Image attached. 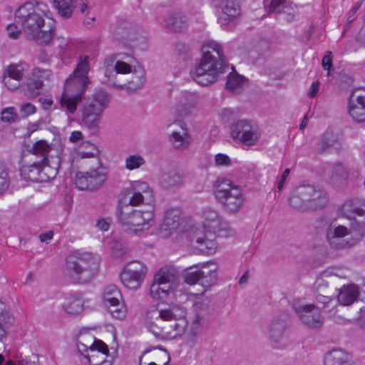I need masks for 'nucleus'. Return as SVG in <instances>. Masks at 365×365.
<instances>
[{
    "instance_id": "f257e3e1",
    "label": "nucleus",
    "mask_w": 365,
    "mask_h": 365,
    "mask_svg": "<svg viewBox=\"0 0 365 365\" xmlns=\"http://www.w3.org/2000/svg\"><path fill=\"white\" fill-rule=\"evenodd\" d=\"M202 219L203 229H196L194 231L191 237V243L202 252L214 254L217 248L216 236L227 237L234 235V230L214 209H205Z\"/></svg>"
},
{
    "instance_id": "f03ea898",
    "label": "nucleus",
    "mask_w": 365,
    "mask_h": 365,
    "mask_svg": "<svg viewBox=\"0 0 365 365\" xmlns=\"http://www.w3.org/2000/svg\"><path fill=\"white\" fill-rule=\"evenodd\" d=\"M41 6L29 2L24 4L16 11L15 19L29 38L38 44L46 45L53 37L54 24L53 21L45 24V14Z\"/></svg>"
},
{
    "instance_id": "7ed1b4c3",
    "label": "nucleus",
    "mask_w": 365,
    "mask_h": 365,
    "mask_svg": "<svg viewBox=\"0 0 365 365\" xmlns=\"http://www.w3.org/2000/svg\"><path fill=\"white\" fill-rule=\"evenodd\" d=\"M88 70V57L86 56L78 63L73 73L66 80V91L62 93L59 103L61 109L67 113L68 118L70 114H73L76 111L82 96L90 83L87 76Z\"/></svg>"
},
{
    "instance_id": "20e7f679",
    "label": "nucleus",
    "mask_w": 365,
    "mask_h": 365,
    "mask_svg": "<svg viewBox=\"0 0 365 365\" xmlns=\"http://www.w3.org/2000/svg\"><path fill=\"white\" fill-rule=\"evenodd\" d=\"M101 257L89 252L74 251L66 259L64 272L75 283H88L98 273Z\"/></svg>"
},
{
    "instance_id": "39448f33",
    "label": "nucleus",
    "mask_w": 365,
    "mask_h": 365,
    "mask_svg": "<svg viewBox=\"0 0 365 365\" xmlns=\"http://www.w3.org/2000/svg\"><path fill=\"white\" fill-rule=\"evenodd\" d=\"M175 311V308L150 309L145 317L146 328L155 336L165 334L176 337L182 334L186 324L183 319H178Z\"/></svg>"
},
{
    "instance_id": "423d86ee",
    "label": "nucleus",
    "mask_w": 365,
    "mask_h": 365,
    "mask_svg": "<svg viewBox=\"0 0 365 365\" xmlns=\"http://www.w3.org/2000/svg\"><path fill=\"white\" fill-rule=\"evenodd\" d=\"M109 95L101 90L96 91L91 98L83 103L78 110V123L91 134L100 130V123L103 112L108 107Z\"/></svg>"
},
{
    "instance_id": "0eeeda50",
    "label": "nucleus",
    "mask_w": 365,
    "mask_h": 365,
    "mask_svg": "<svg viewBox=\"0 0 365 365\" xmlns=\"http://www.w3.org/2000/svg\"><path fill=\"white\" fill-rule=\"evenodd\" d=\"M214 195L223 209L228 213L235 214L244 206L245 196L240 187L230 180L218 178L214 182Z\"/></svg>"
},
{
    "instance_id": "6e6552de",
    "label": "nucleus",
    "mask_w": 365,
    "mask_h": 365,
    "mask_svg": "<svg viewBox=\"0 0 365 365\" xmlns=\"http://www.w3.org/2000/svg\"><path fill=\"white\" fill-rule=\"evenodd\" d=\"M202 56L200 63L192 73L194 80L203 86L215 82L220 73L225 72L227 65L225 58H217L214 54Z\"/></svg>"
},
{
    "instance_id": "1a4fd4ad",
    "label": "nucleus",
    "mask_w": 365,
    "mask_h": 365,
    "mask_svg": "<svg viewBox=\"0 0 365 365\" xmlns=\"http://www.w3.org/2000/svg\"><path fill=\"white\" fill-rule=\"evenodd\" d=\"M118 222L128 229L135 232L147 230L154 224L153 207L148 210H138L129 205H122L118 209Z\"/></svg>"
},
{
    "instance_id": "9d476101",
    "label": "nucleus",
    "mask_w": 365,
    "mask_h": 365,
    "mask_svg": "<svg viewBox=\"0 0 365 365\" xmlns=\"http://www.w3.org/2000/svg\"><path fill=\"white\" fill-rule=\"evenodd\" d=\"M341 215L350 221L351 232L361 241L365 237V200H346L341 207Z\"/></svg>"
},
{
    "instance_id": "9b49d317",
    "label": "nucleus",
    "mask_w": 365,
    "mask_h": 365,
    "mask_svg": "<svg viewBox=\"0 0 365 365\" xmlns=\"http://www.w3.org/2000/svg\"><path fill=\"white\" fill-rule=\"evenodd\" d=\"M178 283L177 272L172 267L161 268L154 277L150 286V295L157 299H164L176 289Z\"/></svg>"
},
{
    "instance_id": "f8f14e48",
    "label": "nucleus",
    "mask_w": 365,
    "mask_h": 365,
    "mask_svg": "<svg viewBox=\"0 0 365 365\" xmlns=\"http://www.w3.org/2000/svg\"><path fill=\"white\" fill-rule=\"evenodd\" d=\"M53 164L55 166L42 161L33 160L30 164L22 165L20 169L21 175L24 179L33 182H47L56 178L60 165L59 160Z\"/></svg>"
},
{
    "instance_id": "ddd939ff",
    "label": "nucleus",
    "mask_w": 365,
    "mask_h": 365,
    "mask_svg": "<svg viewBox=\"0 0 365 365\" xmlns=\"http://www.w3.org/2000/svg\"><path fill=\"white\" fill-rule=\"evenodd\" d=\"M230 135L235 140L252 146L259 140L261 132L259 125L254 120L241 119L231 125Z\"/></svg>"
},
{
    "instance_id": "4468645a",
    "label": "nucleus",
    "mask_w": 365,
    "mask_h": 365,
    "mask_svg": "<svg viewBox=\"0 0 365 365\" xmlns=\"http://www.w3.org/2000/svg\"><path fill=\"white\" fill-rule=\"evenodd\" d=\"M326 239L329 245L335 250L348 249L360 242L359 238L351 232V228L344 225L329 226L326 232Z\"/></svg>"
},
{
    "instance_id": "2eb2a0df",
    "label": "nucleus",
    "mask_w": 365,
    "mask_h": 365,
    "mask_svg": "<svg viewBox=\"0 0 365 365\" xmlns=\"http://www.w3.org/2000/svg\"><path fill=\"white\" fill-rule=\"evenodd\" d=\"M106 180V168L98 167L87 172H78L76 174L75 184L79 190H93L100 187Z\"/></svg>"
},
{
    "instance_id": "dca6fc26",
    "label": "nucleus",
    "mask_w": 365,
    "mask_h": 365,
    "mask_svg": "<svg viewBox=\"0 0 365 365\" xmlns=\"http://www.w3.org/2000/svg\"><path fill=\"white\" fill-rule=\"evenodd\" d=\"M146 267L139 261L128 263L120 273L121 282L128 289H138L145 279Z\"/></svg>"
},
{
    "instance_id": "f3484780",
    "label": "nucleus",
    "mask_w": 365,
    "mask_h": 365,
    "mask_svg": "<svg viewBox=\"0 0 365 365\" xmlns=\"http://www.w3.org/2000/svg\"><path fill=\"white\" fill-rule=\"evenodd\" d=\"M295 312L299 320L309 328H319L324 324L322 315V304H306L294 306Z\"/></svg>"
},
{
    "instance_id": "a211bd4d",
    "label": "nucleus",
    "mask_w": 365,
    "mask_h": 365,
    "mask_svg": "<svg viewBox=\"0 0 365 365\" xmlns=\"http://www.w3.org/2000/svg\"><path fill=\"white\" fill-rule=\"evenodd\" d=\"M132 196L129 199L128 204L130 207L139 206L141 205H150L153 207L155 196L153 190L149 187L147 182L143 181H135L130 187Z\"/></svg>"
},
{
    "instance_id": "6ab92c4d",
    "label": "nucleus",
    "mask_w": 365,
    "mask_h": 365,
    "mask_svg": "<svg viewBox=\"0 0 365 365\" xmlns=\"http://www.w3.org/2000/svg\"><path fill=\"white\" fill-rule=\"evenodd\" d=\"M287 327L286 317L283 315L275 316L269 322L264 334L272 346L279 347L285 337Z\"/></svg>"
},
{
    "instance_id": "aec40b11",
    "label": "nucleus",
    "mask_w": 365,
    "mask_h": 365,
    "mask_svg": "<svg viewBox=\"0 0 365 365\" xmlns=\"http://www.w3.org/2000/svg\"><path fill=\"white\" fill-rule=\"evenodd\" d=\"M217 6L220 9L218 23L221 26L233 24L241 15L239 0H215Z\"/></svg>"
},
{
    "instance_id": "412c9836",
    "label": "nucleus",
    "mask_w": 365,
    "mask_h": 365,
    "mask_svg": "<svg viewBox=\"0 0 365 365\" xmlns=\"http://www.w3.org/2000/svg\"><path fill=\"white\" fill-rule=\"evenodd\" d=\"M348 110L354 120L365 121V91L354 90L351 92L348 101Z\"/></svg>"
},
{
    "instance_id": "4be33fe9",
    "label": "nucleus",
    "mask_w": 365,
    "mask_h": 365,
    "mask_svg": "<svg viewBox=\"0 0 365 365\" xmlns=\"http://www.w3.org/2000/svg\"><path fill=\"white\" fill-rule=\"evenodd\" d=\"M195 316L192 320L191 331L194 335L202 329L208 322L211 312V306L208 300L195 302L193 304Z\"/></svg>"
},
{
    "instance_id": "5701e85b",
    "label": "nucleus",
    "mask_w": 365,
    "mask_h": 365,
    "mask_svg": "<svg viewBox=\"0 0 365 365\" xmlns=\"http://www.w3.org/2000/svg\"><path fill=\"white\" fill-rule=\"evenodd\" d=\"M328 283L323 278H318L315 283L314 287L317 292L315 297L316 302L318 304H322V308L327 312L329 317H334L337 312L336 302L331 297L325 296L324 289L327 287Z\"/></svg>"
},
{
    "instance_id": "b1692460",
    "label": "nucleus",
    "mask_w": 365,
    "mask_h": 365,
    "mask_svg": "<svg viewBox=\"0 0 365 365\" xmlns=\"http://www.w3.org/2000/svg\"><path fill=\"white\" fill-rule=\"evenodd\" d=\"M29 66L26 62L11 64L6 69L3 78V82L10 90H15L20 86V81L22 80L24 71L29 69Z\"/></svg>"
},
{
    "instance_id": "393cba45",
    "label": "nucleus",
    "mask_w": 365,
    "mask_h": 365,
    "mask_svg": "<svg viewBox=\"0 0 365 365\" xmlns=\"http://www.w3.org/2000/svg\"><path fill=\"white\" fill-rule=\"evenodd\" d=\"M91 354L85 355L91 365H111V361L106 360L108 356L107 345L101 340L96 339L89 346Z\"/></svg>"
},
{
    "instance_id": "a878e982",
    "label": "nucleus",
    "mask_w": 365,
    "mask_h": 365,
    "mask_svg": "<svg viewBox=\"0 0 365 365\" xmlns=\"http://www.w3.org/2000/svg\"><path fill=\"white\" fill-rule=\"evenodd\" d=\"M181 211L179 208L172 207L168 209L164 215L160 225V233L163 237H169L177 230L180 225Z\"/></svg>"
},
{
    "instance_id": "bb28decb",
    "label": "nucleus",
    "mask_w": 365,
    "mask_h": 365,
    "mask_svg": "<svg viewBox=\"0 0 365 365\" xmlns=\"http://www.w3.org/2000/svg\"><path fill=\"white\" fill-rule=\"evenodd\" d=\"M341 147V143L339 135L331 130H327L318 143L317 150L319 153H325L331 150H338Z\"/></svg>"
},
{
    "instance_id": "cd10ccee",
    "label": "nucleus",
    "mask_w": 365,
    "mask_h": 365,
    "mask_svg": "<svg viewBox=\"0 0 365 365\" xmlns=\"http://www.w3.org/2000/svg\"><path fill=\"white\" fill-rule=\"evenodd\" d=\"M309 192L306 190V185H300L297 187L292 192L289 203L294 209L307 211L309 210V200L307 195Z\"/></svg>"
},
{
    "instance_id": "c85d7f7f",
    "label": "nucleus",
    "mask_w": 365,
    "mask_h": 365,
    "mask_svg": "<svg viewBox=\"0 0 365 365\" xmlns=\"http://www.w3.org/2000/svg\"><path fill=\"white\" fill-rule=\"evenodd\" d=\"M145 83V70L138 66L133 72L131 78L128 81V83L126 85H118L115 82H111V83L117 87L118 88L123 89L126 87L127 90L129 91H136L138 89H140Z\"/></svg>"
},
{
    "instance_id": "c756f323",
    "label": "nucleus",
    "mask_w": 365,
    "mask_h": 365,
    "mask_svg": "<svg viewBox=\"0 0 365 365\" xmlns=\"http://www.w3.org/2000/svg\"><path fill=\"white\" fill-rule=\"evenodd\" d=\"M269 10L276 14H284L283 19L287 22L292 21L294 16V8L287 0H272Z\"/></svg>"
},
{
    "instance_id": "7c9ffc66",
    "label": "nucleus",
    "mask_w": 365,
    "mask_h": 365,
    "mask_svg": "<svg viewBox=\"0 0 365 365\" xmlns=\"http://www.w3.org/2000/svg\"><path fill=\"white\" fill-rule=\"evenodd\" d=\"M359 294V287L355 284L344 285L337 295V303L343 306H349L356 301Z\"/></svg>"
},
{
    "instance_id": "2f4dec72",
    "label": "nucleus",
    "mask_w": 365,
    "mask_h": 365,
    "mask_svg": "<svg viewBox=\"0 0 365 365\" xmlns=\"http://www.w3.org/2000/svg\"><path fill=\"white\" fill-rule=\"evenodd\" d=\"M306 190L309 192L307 195L309 210L321 208L327 204V198L322 190H317L315 187L309 185H306Z\"/></svg>"
},
{
    "instance_id": "473e14b6",
    "label": "nucleus",
    "mask_w": 365,
    "mask_h": 365,
    "mask_svg": "<svg viewBox=\"0 0 365 365\" xmlns=\"http://www.w3.org/2000/svg\"><path fill=\"white\" fill-rule=\"evenodd\" d=\"M159 184L164 190H173L180 187L183 184V180L179 173L170 170L162 173Z\"/></svg>"
},
{
    "instance_id": "72a5a7b5",
    "label": "nucleus",
    "mask_w": 365,
    "mask_h": 365,
    "mask_svg": "<svg viewBox=\"0 0 365 365\" xmlns=\"http://www.w3.org/2000/svg\"><path fill=\"white\" fill-rule=\"evenodd\" d=\"M197 104V97L193 93H187L182 96L176 106V111L180 116L190 113Z\"/></svg>"
},
{
    "instance_id": "f704fd0d",
    "label": "nucleus",
    "mask_w": 365,
    "mask_h": 365,
    "mask_svg": "<svg viewBox=\"0 0 365 365\" xmlns=\"http://www.w3.org/2000/svg\"><path fill=\"white\" fill-rule=\"evenodd\" d=\"M163 24L170 30L178 31L187 26V20L181 13L169 14L165 16Z\"/></svg>"
},
{
    "instance_id": "c9c22d12",
    "label": "nucleus",
    "mask_w": 365,
    "mask_h": 365,
    "mask_svg": "<svg viewBox=\"0 0 365 365\" xmlns=\"http://www.w3.org/2000/svg\"><path fill=\"white\" fill-rule=\"evenodd\" d=\"M200 284L205 288H209L217 281V272L215 264L205 263L201 265Z\"/></svg>"
},
{
    "instance_id": "e433bc0d",
    "label": "nucleus",
    "mask_w": 365,
    "mask_h": 365,
    "mask_svg": "<svg viewBox=\"0 0 365 365\" xmlns=\"http://www.w3.org/2000/svg\"><path fill=\"white\" fill-rule=\"evenodd\" d=\"M51 150V146L44 140H40L34 143L32 148L29 150V152L34 155L36 158H38V161H42L43 163H49L48 154Z\"/></svg>"
},
{
    "instance_id": "4c0bfd02",
    "label": "nucleus",
    "mask_w": 365,
    "mask_h": 365,
    "mask_svg": "<svg viewBox=\"0 0 365 365\" xmlns=\"http://www.w3.org/2000/svg\"><path fill=\"white\" fill-rule=\"evenodd\" d=\"M180 130H175L172 133L170 141L173 146L178 149L187 148L190 145V136L187 130L183 126L182 123H180Z\"/></svg>"
},
{
    "instance_id": "58836bf2",
    "label": "nucleus",
    "mask_w": 365,
    "mask_h": 365,
    "mask_svg": "<svg viewBox=\"0 0 365 365\" xmlns=\"http://www.w3.org/2000/svg\"><path fill=\"white\" fill-rule=\"evenodd\" d=\"M325 365H351L350 356L341 349H334L327 354Z\"/></svg>"
},
{
    "instance_id": "ea45409f",
    "label": "nucleus",
    "mask_w": 365,
    "mask_h": 365,
    "mask_svg": "<svg viewBox=\"0 0 365 365\" xmlns=\"http://www.w3.org/2000/svg\"><path fill=\"white\" fill-rule=\"evenodd\" d=\"M53 4L63 19L71 17L77 5L76 0H53Z\"/></svg>"
},
{
    "instance_id": "a19ab883",
    "label": "nucleus",
    "mask_w": 365,
    "mask_h": 365,
    "mask_svg": "<svg viewBox=\"0 0 365 365\" xmlns=\"http://www.w3.org/2000/svg\"><path fill=\"white\" fill-rule=\"evenodd\" d=\"M330 172L331 173V178L338 180L339 178L346 180L355 178L354 172L341 163H336L332 165Z\"/></svg>"
},
{
    "instance_id": "79ce46f5",
    "label": "nucleus",
    "mask_w": 365,
    "mask_h": 365,
    "mask_svg": "<svg viewBox=\"0 0 365 365\" xmlns=\"http://www.w3.org/2000/svg\"><path fill=\"white\" fill-rule=\"evenodd\" d=\"M123 297L120 291L115 284H108L106 286L102 292V299L104 305L109 302H116L122 301Z\"/></svg>"
},
{
    "instance_id": "37998d69",
    "label": "nucleus",
    "mask_w": 365,
    "mask_h": 365,
    "mask_svg": "<svg viewBox=\"0 0 365 365\" xmlns=\"http://www.w3.org/2000/svg\"><path fill=\"white\" fill-rule=\"evenodd\" d=\"M63 309L70 315H78L83 311V301L79 297L70 296L66 298Z\"/></svg>"
},
{
    "instance_id": "c03bdc74",
    "label": "nucleus",
    "mask_w": 365,
    "mask_h": 365,
    "mask_svg": "<svg viewBox=\"0 0 365 365\" xmlns=\"http://www.w3.org/2000/svg\"><path fill=\"white\" fill-rule=\"evenodd\" d=\"M43 86L42 80L30 77L26 84L24 93L29 98H34L41 93Z\"/></svg>"
},
{
    "instance_id": "a18cd8bd",
    "label": "nucleus",
    "mask_w": 365,
    "mask_h": 365,
    "mask_svg": "<svg viewBox=\"0 0 365 365\" xmlns=\"http://www.w3.org/2000/svg\"><path fill=\"white\" fill-rule=\"evenodd\" d=\"M245 82L246 79L244 76L236 72H232L227 76L226 87L229 91L237 92L243 86Z\"/></svg>"
},
{
    "instance_id": "49530a36",
    "label": "nucleus",
    "mask_w": 365,
    "mask_h": 365,
    "mask_svg": "<svg viewBox=\"0 0 365 365\" xmlns=\"http://www.w3.org/2000/svg\"><path fill=\"white\" fill-rule=\"evenodd\" d=\"M11 317L6 311L5 304L0 301V340L6 335V329L11 324Z\"/></svg>"
},
{
    "instance_id": "de8ad7c7",
    "label": "nucleus",
    "mask_w": 365,
    "mask_h": 365,
    "mask_svg": "<svg viewBox=\"0 0 365 365\" xmlns=\"http://www.w3.org/2000/svg\"><path fill=\"white\" fill-rule=\"evenodd\" d=\"M111 315L117 319H123L125 317L127 310L122 301L116 302H109L107 305Z\"/></svg>"
},
{
    "instance_id": "09e8293b",
    "label": "nucleus",
    "mask_w": 365,
    "mask_h": 365,
    "mask_svg": "<svg viewBox=\"0 0 365 365\" xmlns=\"http://www.w3.org/2000/svg\"><path fill=\"white\" fill-rule=\"evenodd\" d=\"M11 180L7 167L0 163V197L8 190Z\"/></svg>"
},
{
    "instance_id": "8fccbe9b",
    "label": "nucleus",
    "mask_w": 365,
    "mask_h": 365,
    "mask_svg": "<svg viewBox=\"0 0 365 365\" xmlns=\"http://www.w3.org/2000/svg\"><path fill=\"white\" fill-rule=\"evenodd\" d=\"M198 264H195L187 267L184 272L185 282L188 284H195L197 282L200 283L201 269L193 270L194 268L198 267Z\"/></svg>"
},
{
    "instance_id": "3c124183",
    "label": "nucleus",
    "mask_w": 365,
    "mask_h": 365,
    "mask_svg": "<svg viewBox=\"0 0 365 365\" xmlns=\"http://www.w3.org/2000/svg\"><path fill=\"white\" fill-rule=\"evenodd\" d=\"M145 163V159L138 154L130 155L125 159V168L128 170L138 169Z\"/></svg>"
},
{
    "instance_id": "603ef678",
    "label": "nucleus",
    "mask_w": 365,
    "mask_h": 365,
    "mask_svg": "<svg viewBox=\"0 0 365 365\" xmlns=\"http://www.w3.org/2000/svg\"><path fill=\"white\" fill-rule=\"evenodd\" d=\"M202 53L206 54V51H208L209 54H214L217 58H225L222 50V46L216 41H209L203 45L202 48Z\"/></svg>"
},
{
    "instance_id": "864d4df0",
    "label": "nucleus",
    "mask_w": 365,
    "mask_h": 365,
    "mask_svg": "<svg viewBox=\"0 0 365 365\" xmlns=\"http://www.w3.org/2000/svg\"><path fill=\"white\" fill-rule=\"evenodd\" d=\"M31 78L34 79H41L42 83L44 80H49L52 76V72L49 69L41 68H34L31 73Z\"/></svg>"
},
{
    "instance_id": "5fc2aeb1",
    "label": "nucleus",
    "mask_w": 365,
    "mask_h": 365,
    "mask_svg": "<svg viewBox=\"0 0 365 365\" xmlns=\"http://www.w3.org/2000/svg\"><path fill=\"white\" fill-rule=\"evenodd\" d=\"M17 114L14 112V108L12 107L4 108L1 111V120L3 122L11 123L16 121Z\"/></svg>"
},
{
    "instance_id": "6e6d98bb",
    "label": "nucleus",
    "mask_w": 365,
    "mask_h": 365,
    "mask_svg": "<svg viewBox=\"0 0 365 365\" xmlns=\"http://www.w3.org/2000/svg\"><path fill=\"white\" fill-rule=\"evenodd\" d=\"M215 164L216 166L227 167L231 165V159L225 154L218 153L215 156Z\"/></svg>"
},
{
    "instance_id": "4d7b16f0",
    "label": "nucleus",
    "mask_w": 365,
    "mask_h": 365,
    "mask_svg": "<svg viewBox=\"0 0 365 365\" xmlns=\"http://www.w3.org/2000/svg\"><path fill=\"white\" fill-rule=\"evenodd\" d=\"M114 66L118 74H125L131 72V66L120 60L116 61Z\"/></svg>"
},
{
    "instance_id": "13d9d810",
    "label": "nucleus",
    "mask_w": 365,
    "mask_h": 365,
    "mask_svg": "<svg viewBox=\"0 0 365 365\" xmlns=\"http://www.w3.org/2000/svg\"><path fill=\"white\" fill-rule=\"evenodd\" d=\"M7 33L10 38L17 39L20 34V30L18 29L16 24H9L7 28Z\"/></svg>"
},
{
    "instance_id": "bf43d9fd",
    "label": "nucleus",
    "mask_w": 365,
    "mask_h": 365,
    "mask_svg": "<svg viewBox=\"0 0 365 365\" xmlns=\"http://www.w3.org/2000/svg\"><path fill=\"white\" fill-rule=\"evenodd\" d=\"M322 65L324 70H330L332 66V53L331 51L327 52V53L323 57Z\"/></svg>"
},
{
    "instance_id": "052dcab7",
    "label": "nucleus",
    "mask_w": 365,
    "mask_h": 365,
    "mask_svg": "<svg viewBox=\"0 0 365 365\" xmlns=\"http://www.w3.org/2000/svg\"><path fill=\"white\" fill-rule=\"evenodd\" d=\"M21 112L23 113L24 116H27L34 113L36 112V108L33 104L26 103L21 106Z\"/></svg>"
},
{
    "instance_id": "680f3d73",
    "label": "nucleus",
    "mask_w": 365,
    "mask_h": 365,
    "mask_svg": "<svg viewBox=\"0 0 365 365\" xmlns=\"http://www.w3.org/2000/svg\"><path fill=\"white\" fill-rule=\"evenodd\" d=\"M104 76L109 81L115 80L118 76L115 66L105 67Z\"/></svg>"
},
{
    "instance_id": "e2e57ef3",
    "label": "nucleus",
    "mask_w": 365,
    "mask_h": 365,
    "mask_svg": "<svg viewBox=\"0 0 365 365\" xmlns=\"http://www.w3.org/2000/svg\"><path fill=\"white\" fill-rule=\"evenodd\" d=\"M110 220L109 219H99L96 222V227L103 232L108 230Z\"/></svg>"
},
{
    "instance_id": "0e129e2a",
    "label": "nucleus",
    "mask_w": 365,
    "mask_h": 365,
    "mask_svg": "<svg viewBox=\"0 0 365 365\" xmlns=\"http://www.w3.org/2000/svg\"><path fill=\"white\" fill-rule=\"evenodd\" d=\"M39 103H41L42 108L44 110H48L51 108L53 101L49 98H39Z\"/></svg>"
},
{
    "instance_id": "69168bd1",
    "label": "nucleus",
    "mask_w": 365,
    "mask_h": 365,
    "mask_svg": "<svg viewBox=\"0 0 365 365\" xmlns=\"http://www.w3.org/2000/svg\"><path fill=\"white\" fill-rule=\"evenodd\" d=\"M289 173H290V169H289V168L285 169L284 171L283 172L282 177H281V180H279V182L277 184V189L279 191H280L283 188L284 184L285 182L288 175H289Z\"/></svg>"
},
{
    "instance_id": "338daca9",
    "label": "nucleus",
    "mask_w": 365,
    "mask_h": 365,
    "mask_svg": "<svg viewBox=\"0 0 365 365\" xmlns=\"http://www.w3.org/2000/svg\"><path fill=\"white\" fill-rule=\"evenodd\" d=\"M319 83L318 81H314L312 83V86L309 88V96L310 98H314L318 91H319Z\"/></svg>"
},
{
    "instance_id": "774afa93",
    "label": "nucleus",
    "mask_w": 365,
    "mask_h": 365,
    "mask_svg": "<svg viewBox=\"0 0 365 365\" xmlns=\"http://www.w3.org/2000/svg\"><path fill=\"white\" fill-rule=\"evenodd\" d=\"M83 137V133L81 131L76 130L71 133L69 140L72 143H77L81 140Z\"/></svg>"
}]
</instances>
